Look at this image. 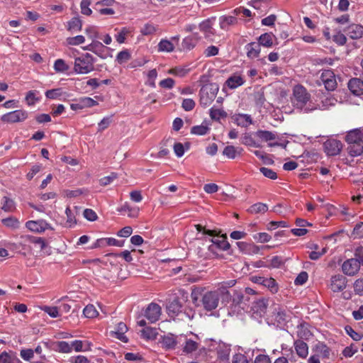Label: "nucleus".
I'll return each mask as SVG.
<instances>
[{
  "instance_id": "f257e3e1",
  "label": "nucleus",
  "mask_w": 363,
  "mask_h": 363,
  "mask_svg": "<svg viewBox=\"0 0 363 363\" xmlns=\"http://www.w3.org/2000/svg\"><path fill=\"white\" fill-rule=\"evenodd\" d=\"M235 284V279L223 281L218 284L216 289L211 291L201 286L195 287L191 294L192 302L196 306L211 312L218 307L220 301L224 306L230 301L232 296L228 289Z\"/></svg>"
},
{
  "instance_id": "f03ea898",
  "label": "nucleus",
  "mask_w": 363,
  "mask_h": 363,
  "mask_svg": "<svg viewBox=\"0 0 363 363\" xmlns=\"http://www.w3.org/2000/svg\"><path fill=\"white\" fill-rule=\"evenodd\" d=\"M94 58L89 53H86L76 57L74 64V70L78 74H88L94 69Z\"/></svg>"
},
{
  "instance_id": "7ed1b4c3",
  "label": "nucleus",
  "mask_w": 363,
  "mask_h": 363,
  "mask_svg": "<svg viewBox=\"0 0 363 363\" xmlns=\"http://www.w3.org/2000/svg\"><path fill=\"white\" fill-rule=\"evenodd\" d=\"M218 87L215 84L203 85L199 91L200 104L203 107L208 106L216 98Z\"/></svg>"
},
{
  "instance_id": "20e7f679",
  "label": "nucleus",
  "mask_w": 363,
  "mask_h": 363,
  "mask_svg": "<svg viewBox=\"0 0 363 363\" xmlns=\"http://www.w3.org/2000/svg\"><path fill=\"white\" fill-rule=\"evenodd\" d=\"M310 99L311 95L303 86L301 84L294 86L293 89L292 102L295 106L302 109Z\"/></svg>"
},
{
  "instance_id": "39448f33",
  "label": "nucleus",
  "mask_w": 363,
  "mask_h": 363,
  "mask_svg": "<svg viewBox=\"0 0 363 363\" xmlns=\"http://www.w3.org/2000/svg\"><path fill=\"white\" fill-rule=\"evenodd\" d=\"M320 79L328 91H333L336 89L337 82L335 74L331 70H324L320 75Z\"/></svg>"
},
{
  "instance_id": "423d86ee",
  "label": "nucleus",
  "mask_w": 363,
  "mask_h": 363,
  "mask_svg": "<svg viewBox=\"0 0 363 363\" xmlns=\"http://www.w3.org/2000/svg\"><path fill=\"white\" fill-rule=\"evenodd\" d=\"M28 117V113L23 110H16L1 116V121L6 123H18L23 121Z\"/></svg>"
},
{
  "instance_id": "0eeeda50",
  "label": "nucleus",
  "mask_w": 363,
  "mask_h": 363,
  "mask_svg": "<svg viewBox=\"0 0 363 363\" xmlns=\"http://www.w3.org/2000/svg\"><path fill=\"white\" fill-rule=\"evenodd\" d=\"M324 148L328 155L335 156L337 155L341 152L342 144L340 140L328 139L324 143Z\"/></svg>"
},
{
  "instance_id": "6e6552de",
  "label": "nucleus",
  "mask_w": 363,
  "mask_h": 363,
  "mask_svg": "<svg viewBox=\"0 0 363 363\" xmlns=\"http://www.w3.org/2000/svg\"><path fill=\"white\" fill-rule=\"evenodd\" d=\"M347 286V279L341 274L334 275L330 279V289L333 292L343 291Z\"/></svg>"
},
{
  "instance_id": "1a4fd4ad",
  "label": "nucleus",
  "mask_w": 363,
  "mask_h": 363,
  "mask_svg": "<svg viewBox=\"0 0 363 363\" xmlns=\"http://www.w3.org/2000/svg\"><path fill=\"white\" fill-rule=\"evenodd\" d=\"M360 266L358 261L354 258L348 259L345 261L342 265L343 273L347 276H354L359 270Z\"/></svg>"
},
{
  "instance_id": "9d476101",
  "label": "nucleus",
  "mask_w": 363,
  "mask_h": 363,
  "mask_svg": "<svg viewBox=\"0 0 363 363\" xmlns=\"http://www.w3.org/2000/svg\"><path fill=\"white\" fill-rule=\"evenodd\" d=\"M161 315V307L155 303H150L146 308L145 316L150 323L157 321Z\"/></svg>"
},
{
  "instance_id": "9b49d317",
  "label": "nucleus",
  "mask_w": 363,
  "mask_h": 363,
  "mask_svg": "<svg viewBox=\"0 0 363 363\" xmlns=\"http://www.w3.org/2000/svg\"><path fill=\"white\" fill-rule=\"evenodd\" d=\"M26 226L31 231L36 233H42L44 232L47 229H52V228L50 225L44 220H29L26 223Z\"/></svg>"
},
{
  "instance_id": "f8f14e48",
  "label": "nucleus",
  "mask_w": 363,
  "mask_h": 363,
  "mask_svg": "<svg viewBox=\"0 0 363 363\" xmlns=\"http://www.w3.org/2000/svg\"><path fill=\"white\" fill-rule=\"evenodd\" d=\"M268 304V299H259L253 303L252 306V311L254 314L257 315V316L262 317L267 312Z\"/></svg>"
},
{
  "instance_id": "ddd939ff",
  "label": "nucleus",
  "mask_w": 363,
  "mask_h": 363,
  "mask_svg": "<svg viewBox=\"0 0 363 363\" xmlns=\"http://www.w3.org/2000/svg\"><path fill=\"white\" fill-rule=\"evenodd\" d=\"M211 241L213 244L209 247L211 250H213L215 247L223 250H226L230 247V244L227 241V237L225 235L216 236L211 239Z\"/></svg>"
},
{
  "instance_id": "4468645a",
  "label": "nucleus",
  "mask_w": 363,
  "mask_h": 363,
  "mask_svg": "<svg viewBox=\"0 0 363 363\" xmlns=\"http://www.w3.org/2000/svg\"><path fill=\"white\" fill-rule=\"evenodd\" d=\"M350 91L356 96L363 94V81L359 78H352L348 82Z\"/></svg>"
},
{
  "instance_id": "2eb2a0df",
  "label": "nucleus",
  "mask_w": 363,
  "mask_h": 363,
  "mask_svg": "<svg viewBox=\"0 0 363 363\" xmlns=\"http://www.w3.org/2000/svg\"><path fill=\"white\" fill-rule=\"evenodd\" d=\"M84 50L91 51L99 55L101 58H105L106 55L104 54L105 50L108 49L103 44L98 40H93L91 44L86 47L83 48Z\"/></svg>"
},
{
  "instance_id": "dca6fc26",
  "label": "nucleus",
  "mask_w": 363,
  "mask_h": 363,
  "mask_svg": "<svg viewBox=\"0 0 363 363\" xmlns=\"http://www.w3.org/2000/svg\"><path fill=\"white\" fill-rule=\"evenodd\" d=\"M345 140L348 145L363 142V131L355 129L347 133Z\"/></svg>"
},
{
  "instance_id": "f3484780",
  "label": "nucleus",
  "mask_w": 363,
  "mask_h": 363,
  "mask_svg": "<svg viewBox=\"0 0 363 363\" xmlns=\"http://www.w3.org/2000/svg\"><path fill=\"white\" fill-rule=\"evenodd\" d=\"M346 31L351 38H360L363 36V26L361 24H350Z\"/></svg>"
},
{
  "instance_id": "a211bd4d",
  "label": "nucleus",
  "mask_w": 363,
  "mask_h": 363,
  "mask_svg": "<svg viewBox=\"0 0 363 363\" xmlns=\"http://www.w3.org/2000/svg\"><path fill=\"white\" fill-rule=\"evenodd\" d=\"M296 354L301 358H306L308 353V347L303 340H298L294 342Z\"/></svg>"
},
{
  "instance_id": "6ab92c4d",
  "label": "nucleus",
  "mask_w": 363,
  "mask_h": 363,
  "mask_svg": "<svg viewBox=\"0 0 363 363\" xmlns=\"http://www.w3.org/2000/svg\"><path fill=\"white\" fill-rule=\"evenodd\" d=\"M0 363H22L12 352H3L0 354Z\"/></svg>"
},
{
  "instance_id": "aec40b11",
  "label": "nucleus",
  "mask_w": 363,
  "mask_h": 363,
  "mask_svg": "<svg viewBox=\"0 0 363 363\" xmlns=\"http://www.w3.org/2000/svg\"><path fill=\"white\" fill-rule=\"evenodd\" d=\"M182 305L179 298H174L167 306V309L169 315H177L182 311Z\"/></svg>"
},
{
  "instance_id": "412c9836",
  "label": "nucleus",
  "mask_w": 363,
  "mask_h": 363,
  "mask_svg": "<svg viewBox=\"0 0 363 363\" xmlns=\"http://www.w3.org/2000/svg\"><path fill=\"white\" fill-rule=\"evenodd\" d=\"M247 55L250 58H256L260 52V45L256 43H251L246 45Z\"/></svg>"
},
{
  "instance_id": "4be33fe9",
  "label": "nucleus",
  "mask_w": 363,
  "mask_h": 363,
  "mask_svg": "<svg viewBox=\"0 0 363 363\" xmlns=\"http://www.w3.org/2000/svg\"><path fill=\"white\" fill-rule=\"evenodd\" d=\"M127 330L128 328L126 325L122 322L119 323L117 325L116 330L114 332L116 337L124 342H127L128 338L125 335Z\"/></svg>"
},
{
  "instance_id": "5701e85b",
  "label": "nucleus",
  "mask_w": 363,
  "mask_h": 363,
  "mask_svg": "<svg viewBox=\"0 0 363 363\" xmlns=\"http://www.w3.org/2000/svg\"><path fill=\"white\" fill-rule=\"evenodd\" d=\"M235 123L240 126L247 127L252 123L251 118L247 114H238L233 116Z\"/></svg>"
},
{
  "instance_id": "b1692460",
  "label": "nucleus",
  "mask_w": 363,
  "mask_h": 363,
  "mask_svg": "<svg viewBox=\"0 0 363 363\" xmlns=\"http://www.w3.org/2000/svg\"><path fill=\"white\" fill-rule=\"evenodd\" d=\"M347 150L350 155L352 157L359 156L363 152V142L350 144L348 145Z\"/></svg>"
},
{
  "instance_id": "393cba45",
  "label": "nucleus",
  "mask_w": 363,
  "mask_h": 363,
  "mask_svg": "<svg viewBox=\"0 0 363 363\" xmlns=\"http://www.w3.org/2000/svg\"><path fill=\"white\" fill-rule=\"evenodd\" d=\"M244 79L239 75H233L226 81V84L230 89H235L244 84Z\"/></svg>"
},
{
  "instance_id": "a878e982",
  "label": "nucleus",
  "mask_w": 363,
  "mask_h": 363,
  "mask_svg": "<svg viewBox=\"0 0 363 363\" xmlns=\"http://www.w3.org/2000/svg\"><path fill=\"white\" fill-rule=\"evenodd\" d=\"M317 355L323 359H328L330 357V350L328 346L323 343H318L315 346Z\"/></svg>"
},
{
  "instance_id": "bb28decb",
  "label": "nucleus",
  "mask_w": 363,
  "mask_h": 363,
  "mask_svg": "<svg viewBox=\"0 0 363 363\" xmlns=\"http://www.w3.org/2000/svg\"><path fill=\"white\" fill-rule=\"evenodd\" d=\"M242 149L233 145H228L223 150V155L230 159H234L238 155H240Z\"/></svg>"
},
{
  "instance_id": "cd10ccee",
  "label": "nucleus",
  "mask_w": 363,
  "mask_h": 363,
  "mask_svg": "<svg viewBox=\"0 0 363 363\" xmlns=\"http://www.w3.org/2000/svg\"><path fill=\"white\" fill-rule=\"evenodd\" d=\"M262 279L261 284L267 287L272 293L274 294L278 291V286L275 279L273 278H260Z\"/></svg>"
},
{
  "instance_id": "c85d7f7f",
  "label": "nucleus",
  "mask_w": 363,
  "mask_h": 363,
  "mask_svg": "<svg viewBox=\"0 0 363 363\" xmlns=\"http://www.w3.org/2000/svg\"><path fill=\"white\" fill-rule=\"evenodd\" d=\"M268 210V206L263 203H255L250 207L248 211L251 213H264Z\"/></svg>"
},
{
  "instance_id": "c756f323",
  "label": "nucleus",
  "mask_w": 363,
  "mask_h": 363,
  "mask_svg": "<svg viewBox=\"0 0 363 363\" xmlns=\"http://www.w3.org/2000/svg\"><path fill=\"white\" fill-rule=\"evenodd\" d=\"M199 347V343L192 340H186L183 347V352L189 354L196 351Z\"/></svg>"
},
{
  "instance_id": "7c9ffc66",
  "label": "nucleus",
  "mask_w": 363,
  "mask_h": 363,
  "mask_svg": "<svg viewBox=\"0 0 363 363\" xmlns=\"http://www.w3.org/2000/svg\"><path fill=\"white\" fill-rule=\"evenodd\" d=\"M1 222L5 226L13 229H16L20 225L19 220L13 216H10L6 218L2 219Z\"/></svg>"
},
{
  "instance_id": "2f4dec72",
  "label": "nucleus",
  "mask_w": 363,
  "mask_h": 363,
  "mask_svg": "<svg viewBox=\"0 0 363 363\" xmlns=\"http://www.w3.org/2000/svg\"><path fill=\"white\" fill-rule=\"evenodd\" d=\"M256 135L264 141H270L276 139V135L267 130H258L256 132Z\"/></svg>"
},
{
  "instance_id": "473e14b6",
  "label": "nucleus",
  "mask_w": 363,
  "mask_h": 363,
  "mask_svg": "<svg viewBox=\"0 0 363 363\" xmlns=\"http://www.w3.org/2000/svg\"><path fill=\"white\" fill-rule=\"evenodd\" d=\"M83 313L85 317L88 318H94L98 316L99 312L97 311L96 307L92 304L87 305Z\"/></svg>"
},
{
  "instance_id": "72a5a7b5",
  "label": "nucleus",
  "mask_w": 363,
  "mask_h": 363,
  "mask_svg": "<svg viewBox=\"0 0 363 363\" xmlns=\"http://www.w3.org/2000/svg\"><path fill=\"white\" fill-rule=\"evenodd\" d=\"M174 45L167 40H162L158 44V50L160 52H172L174 50Z\"/></svg>"
},
{
  "instance_id": "f704fd0d",
  "label": "nucleus",
  "mask_w": 363,
  "mask_h": 363,
  "mask_svg": "<svg viewBox=\"0 0 363 363\" xmlns=\"http://www.w3.org/2000/svg\"><path fill=\"white\" fill-rule=\"evenodd\" d=\"M22 239H23L25 242H29L39 245L41 250H43L46 247V243L45 240L41 238L33 236H25L22 237Z\"/></svg>"
},
{
  "instance_id": "c9c22d12",
  "label": "nucleus",
  "mask_w": 363,
  "mask_h": 363,
  "mask_svg": "<svg viewBox=\"0 0 363 363\" xmlns=\"http://www.w3.org/2000/svg\"><path fill=\"white\" fill-rule=\"evenodd\" d=\"M3 205L1 209L5 212H12L15 209L13 201L6 196L3 197Z\"/></svg>"
},
{
  "instance_id": "e433bc0d",
  "label": "nucleus",
  "mask_w": 363,
  "mask_h": 363,
  "mask_svg": "<svg viewBox=\"0 0 363 363\" xmlns=\"http://www.w3.org/2000/svg\"><path fill=\"white\" fill-rule=\"evenodd\" d=\"M210 116L213 120L219 121L221 118H225L227 113L222 109L211 108Z\"/></svg>"
},
{
  "instance_id": "4c0bfd02",
  "label": "nucleus",
  "mask_w": 363,
  "mask_h": 363,
  "mask_svg": "<svg viewBox=\"0 0 363 363\" xmlns=\"http://www.w3.org/2000/svg\"><path fill=\"white\" fill-rule=\"evenodd\" d=\"M171 146L172 144L170 140L168 139L165 141H163L161 143L160 150L157 153V157L162 158L167 156L169 153V150L168 149V147Z\"/></svg>"
},
{
  "instance_id": "58836bf2",
  "label": "nucleus",
  "mask_w": 363,
  "mask_h": 363,
  "mask_svg": "<svg viewBox=\"0 0 363 363\" xmlns=\"http://www.w3.org/2000/svg\"><path fill=\"white\" fill-rule=\"evenodd\" d=\"M162 347L166 349H172L176 345V341L172 336H164L161 341Z\"/></svg>"
},
{
  "instance_id": "ea45409f",
  "label": "nucleus",
  "mask_w": 363,
  "mask_h": 363,
  "mask_svg": "<svg viewBox=\"0 0 363 363\" xmlns=\"http://www.w3.org/2000/svg\"><path fill=\"white\" fill-rule=\"evenodd\" d=\"M85 38L82 35H76L74 37H69L67 38V43L70 45H79L84 43Z\"/></svg>"
},
{
  "instance_id": "a19ab883",
  "label": "nucleus",
  "mask_w": 363,
  "mask_h": 363,
  "mask_svg": "<svg viewBox=\"0 0 363 363\" xmlns=\"http://www.w3.org/2000/svg\"><path fill=\"white\" fill-rule=\"evenodd\" d=\"M209 128L205 125H195L191 129V133L198 135H203L207 133Z\"/></svg>"
},
{
  "instance_id": "79ce46f5",
  "label": "nucleus",
  "mask_w": 363,
  "mask_h": 363,
  "mask_svg": "<svg viewBox=\"0 0 363 363\" xmlns=\"http://www.w3.org/2000/svg\"><path fill=\"white\" fill-rule=\"evenodd\" d=\"M54 69L57 72H64L69 69V66L62 59H58L55 62Z\"/></svg>"
},
{
  "instance_id": "37998d69",
  "label": "nucleus",
  "mask_w": 363,
  "mask_h": 363,
  "mask_svg": "<svg viewBox=\"0 0 363 363\" xmlns=\"http://www.w3.org/2000/svg\"><path fill=\"white\" fill-rule=\"evenodd\" d=\"M83 30L87 35V37L92 41L96 40V39L98 38V33L95 27L88 26L85 27Z\"/></svg>"
},
{
  "instance_id": "c03bdc74",
  "label": "nucleus",
  "mask_w": 363,
  "mask_h": 363,
  "mask_svg": "<svg viewBox=\"0 0 363 363\" xmlns=\"http://www.w3.org/2000/svg\"><path fill=\"white\" fill-rule=\"evenodd\" d=\"M130 54L128 50H123L118 52L116 56V60L119 64L128 62L130 59Z\"/></svg>"
},
{
  "instance_id": "a18cd8bd",
  "label": "nucleus",
  "mask_w": 363,
  "mask_h": 363,
  "mask_svg": "<svg viewBox=\"0 0 363 363\" xmlns=\"http://www.w3.org/2000/svg\"><path fill=\"white\" fill-rule=\"evenodd\" d=\"M141 332L143 335L147 339H155L157 335V330L152 328H144Z\"/></svg>"
},
{
  "instance_id": "49530a36",
  "label": "nucleus",
  "mask_w": 363,
  "mask_h": 363,
  "mask_svg": "<svg viewBox=\"0 0 363 363\" xmlns=\"http://www.w3.org/2000/svg\"><path fill=\"white\" fill-rule=\"evenodd\" d=\"M196 43V40L191 38H189V37L185 38L183 40V42L182 44V48L184 50H190L194 48Z\"/></svg>"
},
{
  "instance_id": "de8ad7c7",
  "label": "nucleus",
  "mask_w": 363,
  "mask_h": 363,
  "mask_svg": "<svg viewBox=\"0 0 363 363\" xmlns=\"http://www.w3.org/2000/svg\"><path fill=\"white\" fill-rule=\"evenodd\" d=\"M42 310L47 313L52 318H57L60 315L58 308L56 306H43Z\"/></svg>"
},
{
  "instance_id": "09e8293b",
  "label": "nucleus",
  "mask_w": 363,
  "mask_h": 363,
  "mask_svg": "<svg viewBox=\"0 0 363 363\" xmlns=\"http://www.w3.org/2000/svg\"><path fill=\"white\" fill-rule=\"evenodd\" d=\"M106 257H123L124 258V259L128 262H130L133 260L130 252L128 250H125L123 252H121V254L110 253V254L106 255Z\"/></svg>"
},
{
  "instance_id": "8fccbe9b",
  "label": "nucleus",
  "mask_w": 363,
  "mask_h": 363,
  "mask_svg": "<svg viewBox=\"0 0 363 363\" xmlns=\"http://www.w3.org/2000/svg\"><path fill=\"white\" fill-rule=\"evenodd\" d=\"M81 103V107L83 108L87 107H92L98 104V103L93 99L89 97H84L79 100Z\"/></svg>"
},
{
  "instance_id": "3c124183",
  "label": "nucleus",
  "mask_w": 363,
  "mask_h": 363,
  "mask_svg": "<svg viewBox=\"0 0 363 363\" xmlns=\"http://www.w3.org/2000/svg\"><path fill=\"white\" fill-rule=\"evenodd\" d=\"M346 333L355 341L362 340L363 335L355 332L351 326L347 325L345 328Z\"/></svg>"
},
{
  "instance_id": "603ef678",
  "label": "nucleus",
  "mask_w": 363,
  "mask_h": 363,
  "mask_svg": "<svg viewBox=\"0 0 363 363\" xmlns=\"http://www.w3.org/2000/svg\"><path fill=\"white\" fill-rule=\"evenodd\" d=\"M272 43V35L264 33L259 37V45H262L265 47H270Z\"/></svg>"
},
{
  "instance_id": "864d4df0",
  "label": "nucleus",
  "mask_w": 363,
  "mask_h": 363,
  "mask_svg": "<svg viewBox=\"0 0 363 363\" xmlns=\"http://www.w3.org/2000/svg\"><path fill=\"white\" fill-rule=\"evenodd\" d=\"M20 356L25 361H30L34 357V351L32 349H23L20 352Z\"/></svg>"
},
{
  "instance_id": "5fc2aeb1",
  "label": "nucleus",
  "mask_w": 363,
  "mask_h": 363,
  "mask_svg": "<svg viewBox=\"0 0 363 363\" xmlns=\"http://www.w3.org/2000/svg\"><path fill=\"white\" fill-rule=\"evenodd\" d=\"M91 0H82L80 6L82 13L84 15L89 16L91 13V10L89 8Z\"/></svg>"
},
{
  "instance_id": "6e6d98bb",
  "label": "nucleus",
  "mask_w": 363,
  "mask_h": 363,
  "mask_svg": "<svg viewBox=\"0 0 363 363\" xmlns=\"http://www.w3.org/2000/svg\"><path fill=\"white\" fill-rule=\"evenodd\" d=\"M273 313L277 315V317L279 318V320H284L286 314L285 310H284L279 305L274 304L272 307Z\"/></svg>"
},
{
  "instance_id": "4d7b16f0",
  "label": "nucleus",
  "mask_w": 363,
  "mask_h": 363,
  "mask_svg": "<svg viewBox=\"0 0 363 363\" xmlns=\"http://www.w3.org/2000/svg\"><path fill=\"white\" fill-rule=\"evenodd\" d=\"M117 178V174L112 172L109 176L104 177L99 180L101 186H105L111 184Z\"/></svg>"
},
{
  "instance_id": "13d9d810",
  "label": "nucleus",
  "mask_w": 363,
  "mask_h": 363,
  "mask_svg": "<svg viewBox=\"0 0 363 363\" xmlns=\"http://www.w3.org/2000/svg\"><path fill=\"white\" fill-rule=\"evenodd\" d=\"M118 211L121 212H129V217L137 216L138 211L137 209L131 208L128 204L123 205V206L121 207V208Z\"/></svg>"
},
{
  "instance_id": "bf43d9fd",
  "label": "nucleus",
  "mask_w": 363,
  "mask_h": 363,
  "mask_svg": "<svg viewBox=\"0 0 363 363\" xmlns=\"http://www.w3.org/2000/svg\"><path fill=\"white\" fill-rule=\"evenodd\" d=\"M218 359L220 363H228L229 350H219L218 352Z\"/></svg>"
},
{
  "instance_id": "052dcab7",
  "label": "nucleus",
  "mask_w": 363,
  "mask_h": 363,
  "mask_svg": "<svg viewBox=\"0 0 363 363\" xmlns=\"http://www.w3.org/2000/svg\"><path fill=\"white\" fill-rule=\"evenodd\" d=\"M130 33V31L126 28H123L116 35V38L118 43H124L126 36Z\"/></svg>"
},
{
  "instance_id": "680f3d73",
  "label": "nucleus",
  "mask_w": 363,
  "mask_h": 363,
  "mask_svg": "<svg viewBox=\"0 0 363 363\" xmlns=\"http://www.w3.org/2000/svg\"><path fill=\"white\" fill-rule=\"evenodd\" d=\"M57 347L60 352L68 353L72 352V345L67 342L61 341L57 343Z\"/></svg>"
},
{
  "instance_id": "e2e57ef3",
  "label": "nucleus",
  "mask_w": 363,
  "mask_h": 363,
  "mask_svg": "<svg viewBox=\"0 0 363 363\" xmlns=\"http://www.w3.org/2000/svg\"><path fill=\"white\" fill-rule=\"evenodd\" d=\"M25 99L28 106L34 105L35 103L38 100V98L35 97V91H29L27 93Z\"/></svg>"
},
{
  "instance_id": "0e129e2a",
  "label": "nucleus",
  "mask_w": 363,
  "mask_h": 363,
  "mask_svg": "<svg viewBox=\"0 0 363 363\" xmlns=\"http://www.w3.org/2000/svg\"><path fill=\"white\" fill-rule=\"evenodd\" d=\"M45 96L49 99H57V98L60 97V96H62V90H61V89H54L48 90L45 92Z\"/></svg>"
},
{
  "instance_id": "69168bd1",
  "label": "nucleus",
  "mask_w": 363,
  "mask_h": 363,
  "mask_svg": "<svg viewBox=\"0 0 363 363\" xmlns=\"http://www.w3.org/2000/svg\"><path fill=\"white\" fill-rule=\"evenodd\" d=\"M260 172L263 174L264 177L269 178L271 179H276L277 177V173L271 169L267 167H261Z\"/></svg>"
},
{
  "instance_id": "338daca9",
  "label": "nucleus",
  "mask_w": 363,
  "mask_h": 363,
  "mask_svg": "<svg viewBox=\"0 0 363 363\" xmlns=\"http://www.w3.org/2000/svg\"><path fill=\"white\" fill-rule=\"evenodd\" d=\"M354 259L358 261L359 265L363 266V247L359 246L354 250Z\"/></svg>"
},
{
  "instance_id": "774afa93",
  "label": "nucleus",
  "mask_w": 363,
  "mask_h": 363,
  "mask_svg": "<svg viewBox=\"0 0 363 363\" xmlns=\"http://www.w3.org/2000/svg\"><path fill=\"white\" fill-rule=\"evenodd\" d=\"M354 290L356 294L363 295V278L358 279L354 281Z\"/></svg>"
}]
</instances>
